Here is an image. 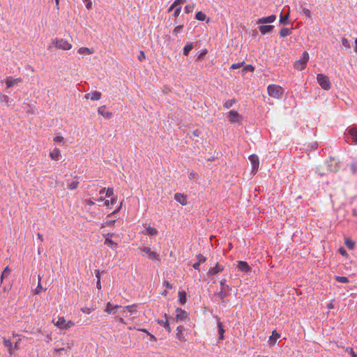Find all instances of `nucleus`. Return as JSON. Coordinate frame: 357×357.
Listing matches in <instances>:
<instances>
[{
  "instance_id": "17",
  "label": "nucleus",
  "mask_w": 357,
  "mask_h": 357,
  "mask_svg": "<svg viewBox=\"0 0 357 357\" xmlns=\"http://www.w3.org/2000/svg\"><path fill=\"white\" fill-rule=\"evenodd\" d=\"M176 319L177 320H185L188 317L187 312L181 308H176Z\"/></svg>"
},
{
  "instance_id": "49",
  "label": "nucleus",
  "mask_w": 357,
  "mask_h": 357,
  "mask_svg": "<svg viewBox=\"0 0 357 357\" xmlns=\"http://www.w3.org/2000/svg\"><path fill=\"white\" fill-rule=\"evenodd\" d=\"M188 177L190 179H196L198 178V174L194 171H190L188 173Z\"/></svg>"
},
{
  "instance_id": "28",
  "label": "nucleus",
  "mask_w": 357,
  "mask_h": 357,
  "mask_svg": "<svg viewBox=\"0 0 357 357\" xmlns=\"http://www.w3.org/2000/svg\"><path fill=\"white\" fill-rule=\"evenodd\" d=\"M177 333H176V337L181 340L184 339L183 333L185 331V327L183 326H178L176 328Z\"/></svg>"
},
{
  "instance_id": "7",
  "label": "nucleus",
  "mask_w": 357,
  "mask_h": 357,
  "mask_svg": "<svg viewBox=\"0 0 357 357\" xmlns=\"http://www.w3.org/2000/svg\"><path fill=\"white\" fill-rule=\"evenodd\" d=\"M344 135H349L350 137H351V143L357 144V128H356L354 126H349L347 128ZM346 141L348 143H350V142H349L347 139H346Z\"/></svg>"
},
{
  "instance_id": "60",
  "label": "nucleus",
  "mask_w": 357,
  "mask_h": 357,
  "mask_svg": "<svg viewBox=\"0 0 357 357\" xmlns=\"http://www.w3.org/2000/svg\"><path fill=\"white\" fill-rule=\"evenodd\" d=\"M40 278H39V282H38V286L36 288V294H39L41 291V290L43 289V287L40 282Z\"/></svg>"
},
{
  "instance_id": "53",
  "label": "nucleus",
  "mask_w": 357,
  "mask_h": 357,
  "mask_svg": "<svg viewBox=\"0 0 357 357\" xmlns=\"http://www.w3.org/2000/svg\"><path fill=\"white\" fill-rule=\"evenodd\" d=\"M53 140L56 143H64V138L61 136L54 137Z\"/></svg>"
},
{
  "instance_id": "56",
  "label": "nucleus",
  "mask_w": 357,
  "mask_h": 357,
  "mask_svg": "<svg viewBox=\"0 0 357 357\" xmlns=\"http://www.w3.org/2000/svg\"><path fill=\"white\" fill-rule=\"evenodd\" d=\"M335 165H337V163L335 162ZM337 169L336 165H335L334 167L332 165H328V170L330 171V172H336Z\"/></svg>"
},
{
  "instance_id": "45",
  "label": "nucleus",
  "mask_w": 357,
  "mask_h": 357,
  "mask_svg": "<svg viewBox=\"0 0 357 357\" xmlns=\"http://www.w3.org/2000/svg\"><path fill=\"white\" fill-rule=\"evenodd\" d=\"M181 6L178 5L176 8L174 9V13H173V15L175 17H177L178 16H179L180 13H181Z\"/></svg>"
},
{
  "instance_id": "26",
  "label": "nucleus",
  "mask_w": 357,
  "mask_h": 357,
  "mask_svg": "<svg viewBox=\"0 0 357 357\" xmlns=\"http://www.w3.org/2000/svg\"><path fill=\"white\" fill-rule=\"evenodd\" d=\"M78 185H79V181H78L77 178H75V179L73 181H72L70 183H68L67 188L69 190H75L78 187Z\"/></svg>"
},
{
  "instance_id": "1",
  "label": "nucleus",
  "mask_w": 357,
  "mask_h": 357,
  "mask_svg": "<svg viewBox=\"0 0 357 357\" xmlns=\"http://www.w3.org/2000/svg\"><path fill=\"white\" fill-rule=\"evenodd\" d=\"M227 280L225 278L222 279L220 281V284L221 286L220 291L215 293L218 298L221 301H224L225 298L227 297L230 294V291H231V287L226 284Z\"/></svg>"
},
{
  "instance_id": "14",
  "label": "nucleus",
  "mask_w": 357,
  "mask_h": 357,
  "mask_svg": "<svg viewBox=\"0 0 357 357\" xmlns=\"http://www.w3.org/2000/svg\"><path fill=\"white\" fill-rule=\"evenodd\" d=\"M98 113L107 119H109L112 116V113L107 110L106 106L105 105L100 106L98 109Z\"/></svg>"
},
{
  "instance_id": "40",
  "label": "nucleus",
  "mask_w": 357,
  "mask_h": 357,
  "mask_svg": "<svg viewBox=\"0 0 357 357\" xmlns=\"http://www.w3.org/2000/svg\"><path fill=\"white\" fill-rule=\"evenodd\" d=\"M10 269H9V267L8 266H6L4 270L2 272V274H1V282L3 281V280L5 278H8L9 274H10Z\"/></svg>"
},
{
  "instance_id": "2",
  "label": "nucleus",
  "mask_w": 357,
  "mask_h": 357,
  "mask_svg": "<svg viewBox=\"0 0 357 357\" xmlns=\"http://www.w3.org/2000/svg\"><path fill=\"white\" fill-rule=\"evenodd\" d=\"M268 94L274 98H280L283 94V89L277 84H270L267 87Z\"/></svg>"
},
{
  "instance_id": "54",
  "label": "nucleus",
  "mask_w": 357,
  "mask_h": 357,
  "mask_svg": "<svg viewBox=\"0 0 357 357\" xmlns=\"http://www.w3.org/2000/svg\"><path fill=\"white\" fill-rule=\"evenodd\" d=\"M243 64H244V62L233 63L231 66V68H232V69H238V68H240L241 67H242L243 66Z\"/></svg>"
},
{
  "instance_id": "33",
  "label": "nucleus",
  "mask_w": 357,
  "mask_h": 357,
  "mask_svg": "<svg viewBox=\"0 0 357 357\" xmlns=\"http://www.w3.org/2000/svg\"><path fill=\"white\" fill-rule=\"evenodd\" d=\"M193 48V43H189L183 47V54L187 56Z\"/></svg>"
},
{
  "instance_id": "18",
  "label": "nucleus",
  "mask_w": 357,
  "mask_h": 357,
  "mask_svg": "<svg viewBox=\"0 0 357 357\" xmlns=\"http://www.w3.org/2000/svg\"><path fill=\"white\" fill-rule=\"evenodd\" d=\"M280 335L276 331H273L272 332V335L269 337L268 339V344L270 346H273L275 344L277 340L280 338Z\"/></svg>"
},
{
  "instance_id": "47",
  "label": "nucleus",
  "mask_w": 357,
  "mask_h": 357,
  "mask_svg": "<svg viewBox=\"0 0 357 357\" xmlns=\"http://www.w3.org/2000/svg\"><path fill=\"white\" fill-rule=\"evenodd\" d=\"M341 42H342V45L344 47H346L347 49L350 48V43H349V40L347 38H342V40H341Z\"/></svg>"
},
{
  "instance_id": "35",
  "label": "nucleus",
  "mask_w": 357,
  "mask_h": 357,
  "mask_svg": "<svg viewBox=\"0 0 357 357\" xmlns=\"http://www.w3.org/2000/svg\"><path fill=\"white\" fill-rule=\"evenodd\" d=\"M178 298L181 304L184 305L186 303V294L185 291L178 292Z\"/></svg>"
},
{
  "instance_id": "41",
  "label": "nucleus",
  "mask_w": 357,
  "mask_h": 357,
  "mask_svg": "<svg viewBox=\"0 0 357 357\" xmlns=\"http://www.w3.org/2000/svg\"><path fill=\"white\" fill-rule=\"evenodd\" d=\"M0 102H6V103L8 104V103L11 102V100L7 95L1 94L0 95Z\"/></svg>"
},
{
  "instance_id": "3",
  "label": "nucleus",
  "mask_w": 357,
  "mask_h": 357,
  "mask_svg": "<svg viewBox=\"0 0 357 357\" xmlns=\"http://www.w3.org/2000/svg\"><path fill=\"white\" fill-rule=\"evenodd\" d=\"M308 60L309 54L305 51L303 52L301 59L295 62L294 66L296 70H302L305 68Z\"/></svg>"
},
{
  "instance_id": "63",
  "label": "nucleus",
  "mask_w": 357,
  "mask_h": 357,
  "mask_svg": "<svg viewBox=\"0 0 357 357\" xmlns=\"http://www.w3.org/2000/svg\"><path fill=\"white\" fill-rule=\"evenodd\" d=\"M83 2L86 3V7L87 9H90L92 6V3L91 0H82Z\"/></svg>"
},
{
  "instance_id": "31",
  "label": "nucleus",
  "mask_w": 357,
  "mask_h": 357,
  "mask_svg": "<svg viewBox=\"0 0 357 357\" xmlns=\"http://www.w3.org/2000/svg\"><path fill=\"white\" fill-rule=\"evenodd\" d=\"M101 93L98 91H93L91 92V100H98L101 98Z\"/></svg>"
},
{
  "instance_id": "48",
  "label": "nucleus",
  "mask_w": 357,
  "mask_h": 357,
  "mask_svg": "<svg viewBox=\"0 0 357 357\" xmlns=\"http://www.w3.org/2000/svg\"><path fill=\"white\" fill-rule=\"evenodd\" d=\"M183 28V25L176 26L173 30V33L175 35L178 34V33H180L182 31Z\"/></svg>"
},
{
  "instance_id": "44",
  "label": "nucleus",
  "mask_w": 357,
  "mask_h": 357,
  "mask_svg": "<svg viewBox=\"0 0 357 357\" xmlns=\"http://www.w3.org/2000/svg\"><path fill=\"white\" fill-rule=\"evenodd\" d=\"M116 201V198H114V197H112V199L110 200H105V202H104V205L105 206H109L110 204H114Z\"/></svg>"
},
{
  "instance_id": "37",
  "label": "nucleus",
  "mask_w": 357,
  "mask_h": 357,
  "mask_svg": "<svg viewBox=\"0 0 357 357\" xmlns=\"http://www.w3.org/2000/svg\"><path fill=\"white\" fill-rule=\"evenodd\" d=\"M146 230L147 234L151 236L156 235L158 233V230L155 227H151L150 226H149Z\"/></svg>"
},
{
  "instance_id": "11",
  "label": "nucleus",
  "mask_w": 357,
  "mask_h": 357,
  "mask_svg": "<svg viewBox=\"0 0 357 357\" xmlns=\"http://www.w3.org/2000/svg\"><path fill=\"white\" fill-rule=\"evenodd\" d=\"M142 251L148 255V258L151 260H159V255L153 251H151L150 248L144 247Z\"/></svg>"
},
{
  "instance_id": "20",
  "label": "nucleus",
  "mask_w": 357,
  "mask_h": 357,
  "mask_svg": "<svg viewBox=\"0 0 357 357\" xmlns=\"http://www.w3.org/2000/svg\"><path fill=\"white\" fill-rule=\"evenodd\" d=\"M136 307H137L136 304L124 306V307H122V311L123 312H129V315L131 316L134 313L137 312Z\"/></svg>"
},
{
  "instance_id": "8",
  "label": "nucleus",
  "mask_w": 357,
  "mask_h": 357,
  "mask_svg": "<svg viewBox=\"0 0 357 357\" xmlns=\"http://www.w3.org/2000/svg\"><path fill=\"white\" fill-rule=\"evenodd\" d=\"M238 269L245 273L249 274L251 273L252 268L246 261H237Z\"/></svg>"
},
{
  "instance_id": "32",
  "label": "nucleus",
  "mask_w": 357,
  "mask_h": 357,
  "mask_svg": "<svg viewBox=\"0 0 357 357\" xmlns=\"http://www.w3.org/2000/svg\"><path fill=\"white\" fill-rule=\"evenodd\" d=\"M291 33V30L289 28H282L280 31V36L282 38L289 36Z\"/></svg>"
},
{
  "instance_id": "62",
  "label": "nucleus",
  "mask_w": 357,
  "mask_h": 357,
  "mask_svg": "<svg viewBox=\"0 0 357 357\" xmlns=\"http://www.w3.org/2000/svg\"><path fill=\"white\" fill-rule=\"evenodd\" d=\"M208 51L207 50L204 49L202 51V52L198 55L197 58L198 59H202L203 56H204L207 54Z\"/></svg>"
},
{
  "instance_id": "55",
  "label": "nucleus",
  "mask_w": 357,
  "mask_h": 357,
  "mask_svg": "<svg viewBox=\"0 0 357 357\" xmlns=\"http://www.w3.org/2000/svg\"><path fill=\"white\" fill-rule=\"evenodd\" d=\"M95 204V202L91 199H87L85 200V205L88 206H92Z\"/></svg>"
},
{
  "instance_id": "36",
  "label": "nucleus",
  "mask_w": 357,
  "mask_h": 357,
  "mask_svg": "<svg viewBox=\"0 0 357 357\" xmlns=\"http://www.w3.org/2000/svg\"><path fill=\"white\" fill-rule=\"evenodd\" d=\"M236 100H235L234 98H233V99H230V100H227L224 103V107H225V109H229V108H231V107L233 106V105H234V103H236Z\"/></svg>"
},
{
  "instance_id": "25",
  "label": "nucleus",
  "mask_w": 357,
  "mask_h": 357,
  "mask_svg": "<svg viewBox=\"0 0 357 357\" xmlns=\"http://www.w3.org/2000/svg\"><path fill=\"white\" fill-rule=\"evenodd\" d=\"M289 12H288L286 15H282L281 13L280 15V22L284 25H287L289 24Z\"/></svg>"
},
{
  "instance_id": "10",
  "label": "nucleus",
  "mask_w": 357,
  "mask_h": 357,
  "mask_svg": "<svg viewBox=\"0 0 357 357\" xmlns=\"http://www.w3.org/2000/svg\"><path fill=\"white\" fill-rule=\"evenodd\" d=\"M21 82H22V79L20 77L13 78L12 76H8L5 79L6 89H9V88L13 86L15 84H17Z\"/></svg>"
},
{
  "instance_id": "21",
  "label": "nucleus",
  "mask_w": 357,
  "mask_h": 357,
  "mask_svg": "<svg viewBox=\"0 0 357 357\" xmlns=\"http://www.w3.org/2000/svg\"><path fill=\"white\" fill-rule=\"evenodd\" d=\"M274 29L273 25H268V24H262L259 27V30L262 35H265L266 33L271 31Z\"/></svg>"
},
{
  "instance_id": "16",
  "label": "nucleus",
  "mask_w": 357,
  "mask_h": 357,
  "mask_svg": "<svg viewBox=\"0 0 357 357\" xmlns=\"http://www.w3.org/2000/svg\"><path fill=\"white\" fill-rule=\"evenodd\" d=\"M224 270V266L222 265H220V264L217 263L215 266L213 268H211L208 271V275H214L217 273H219L222 272Z\"/></svg>"
},
{
  "instance_id": "22",
  "label": "nucleus",
  "mask_w": 357,
  "mask_h": 357,
  "mask_svg": "<svg viewBox=\"0 0 357 357\" xmlns=\"http://www.w3.org/2000/svg\"><path fill=\"white\" fill-rule=\"evenodd\" d=\"M174 199L183 206L187 204L186 197L181 193H176Z\"/></svg>"
},
{
  "instance_id": "29",
  "label": "nucleus",
  "mask_w": 357,
  "mask_h": 357,
  "mask_svg": "<svg viewBox=\"0 0 357 357\" xmlns=\"http://www.w3.org/2000/svg\"><path fill=\"white\" fill-rule=\"evenodd\" d=\"M77 52L80 54H92L93 53V51L91 49H89L88 47H80L78 49Z\"/></svg>"
},
{
  "instance_id": "5",
  "label": "nucleus",
  "mask_w": 357,
  "mask_h": 357,
  "mask_svg": "<svg viewBox=\"0 0 357 357\" xmlns=\"http://www.w3.org/2000/svg\"><path fill=\"white\" fill-rule=\"evenodd\" d=\"M52 43L56 49L69 50L72 48V45L65 39H54L52 40Z\"/></svg>"
},
{
  "instance_id": "19",
  "label": "nucleus",
  "mask_w": 357,
  "mask_h": 357,
  "mask_svg": "<svg viewBox=\"0 0 357 357\" xmlns=\"http://www.w3.org/2000/svg\"><path fill=\"white\" fill-rule=\"evenodd\" d=\"M50 157L53 160H59L61 158L60 150L58 148H54L52 151L50 153Z\"/></svg>"
},
{
  "instance_id": "61",
  "label": "nucleus",
  "mask_w": 357,
  "mask_h": 357,
  "mask_svg": "<svg viewBox=\"0 0 357 357\" xmlns=\"http://www.w3.org/2000/svg\"><path fill=\"white\" fill-rule=\"evenodd\" d=\"M145 58H146V56H145L144 52L143 51H140L139 54L138 56V59L139 61H142L143 59H145Z\"/></svg>"
},
{
  "instance_id": "30",
  "label": "nucleus",
  "mask_w": 357,
  "mask_h": 357,
  "mask_svg": "<svg viewBox=\"0 0 357 357\" xmlns=\"http://www.w3.org/2000/svg\"><path fill=\"white\" fill-rule=\"evenodd\" d=\"M344 243L349 250H354L355 247V242L349 238L344 239Z\"/></svg>"
},
{
  "instance_id": "27",
  "label": "nucleus",
  "mask_w": 357,
  "mask_h": 357,
  "mask_svg": "<svg viewBox=\"0 0 357 357\" xmlns=\"http://www.w3.org/2000/svg\"><path fill=\"white\" fill-rule=\"evenodd\" d=\"M218 333L219 334V339L223 340L225 330L223 328V324L220 321H218Z\"/></svg>"
},
{
  "instance_id": "4",
  "label": "nucleus",
  "mask_w": 357,
  "mask_h": 357,
  "mask_svg": "<svg viewBox=\"0 0 357 357\" xmlns=\"http://www.w3.org/2000/svg\"><path fill=\"white\" fill-rule=\"evenodd\" d=\"M317 82L320 86L324 90H329L331 89V82L329 78L324 74H318L317 76Z\"/></svg>"
},
{
  "instance_id": "9",
  "label": "nucleus",
  "mask_w": 357,
  "mask_h": 357,
  "mask_svg": "<svg viewBox=\"0 0 357 357\" xmlns=\"http://www.w3.org/2000/svg\"><path fill=\"white\" fill-rule=\"evenodd\" d=\"M276 16L275 15H271L268 17H263L261 18H259L257 21V24H271L275 21Z\"/></svg>"
},
{
  "instance_id": "38",
  "label": "nucleus",
  "mask_w": 357,
  "mask_h": 357,
  "mask_svg": "<svg viewBox=\"0 0 357 357\" xmlns=\"http://www.w3.org/2000/svg\"><path fill=\"white\" fill-rule=\"evenodd\" d=\"M206 15L202 11H199L195 15V19L199 21H204L206 19Z\"/></svg>"
},
{
  "instance_id": "39",
  "label": "nucleus",
  "mask_w": 357,
  "mask_h": 357,
  "mask_svg": "<svg viewBox=\"0 0 357 357\" xmlns=\"http://www.w3.org/2000/svg\"><path fill=\"white\" fill-rule=\"evenodd\" d=\"M335 280L341 283H347L349 282V279L345 276H335Z\"/></svg>"
},
{
  "instance_id": "52",
  "label": "nucleus",
  "mask_w": 357,
  "mask_h": 357,
  "mask_svg": "<svg viewBox=\"0 0 357 357\" xmlns=\"http://www.w3.org/2000/svg\"><path fill=\"white\" fill-rule=\"evenodd\" d=\"M254 70H255V68L252 65L248 64L243 68V72H247V71L252 72V71H254Z\"/></svg>"
},
{
  "instance_id": "13",
  "label": "nucleus",
  "mask_w": 357,
  "mask_h": 357,
  "mask_svg": "<svg viewBox=\"0 0 357 357\" xmlns=\"http://www.w3.org/2000/svg\"><path fill=\"white\" fill-rule=\"evenodd\" d=\"M103 236L105 238V242H104L105 245H107L112 248H114V246H117V243L112 240L113 234L107 233L106 234H103Z\"/></svg>"
},
{
  "instance_id": "6",
  "label": "nucleus",
  "mask_w": 357,
  "mask_h": 357,
  "mask_svg": "<svg viewBox=\"0 0 357 357\" xmlns=\"http://www.w3.org/2000/svg\"><path fill=\"white\" fill-rule=\"evenodd\" d=\"M227 119L231 123L241 124L243 120L242 116L235 110H230L229 112Z\"/></svg>"
},
{
  "instance_id": "64",
  "label": "nucleus",
  "mask_w": 357,
  "mask_h": 357,
  "mask_svg": "<svg viewBox=\"0 0 357 357\" xmlns=\"http://www.w3.org/2000/svg\"><path fill=\"white\" fill-rule=\"evenodd\" d=\"M303 14H304L306 17H310L311 13H310V10H309V9H307V8H304V9L303 10Z\"/></svg>"
},
{
  "instance_id": "12",
  "label": "nucleus",
  "mask_w": 357,
  "mask_h": 357,
  "mask_svg": "<svg viewBox=\"0 0 357 357\" xmlns=\"http://www.w3.org/2000/svg\"><path fill=\"white\" fill-rule=\"evenodd\" d=\"M119 308H122V307L118 305H114L110 302H108L106 305L104 312L109 314H115L116 312V310Z\"/></svg>"
},
{
  "instance_id": "58",
  "label": "nucleus",
  "mask_w": 357,
  "mask_h": 357,
  "mask_svg": "<svg viewBox=\"0 0 357 357\" xmlns=\"http://www.w3.org/2000/svg\"><path fill=\"white\" fill-rule=\"evenodd\" d=\"M162 285L164 287H167V289H172V285L167 280H165L162 282Z\"/></svg>"
},
{
  "instance_id": "34",
  "label": "nucleus",
  "mask_w": 357,
  "mask_h": 357,
  "mask_svg": "<svg viewBox=\"0 0 357 357\" xmlns=\"http://www.w3.org/2000/svg\"><path fill=\"white\" fill-rule=\"evenodd\" d=\"M185 1L186 0H174V3L169 6L168 11H172L173 9H175L178 5L185 3Z\"/></svg>"
},
{
  "instance_id": "23",
  "label": "nucleus",
  "mask_w": 357,
  "mask_h": 357,
  "mask_svg": "<svg viewBox=\"0 0 357 357\" xmlns=\"http://www.w3.org/2000/svg\"><path fill=\"white\" fill-rule=\"evenodd\" d=\"M165 321L158 320V324H160V326H162L167 331L170 333L171 327H170L169 321H168L167 314H165Z\"/></svg>"
},
{
  "instance_id": "57",
  "label": "nucleus",
  "mask_w": 357,
  "mask_h": 357,
  "mask_svg": "<svg viewBox=\"0 0 357 357\" xmlns=\"http://www.w3.org/2000/svg\"><path fill=\"white\" fill-rule=\"evenodd\" d=\"M116 222V220H109V221H107L104 223V226H107V227H110V226H113L114 225V223Z\"/></svg>"
},
{
  "instance_id": "46",
  "label": "nucleus",
  "mask_w": 357,
  "mask_h": 357,
  "mask_svg": "<svg viewBox=\"0 0 357 357\" xmlns=\"http://www.w3.org/2000/svg\"><path fill=\"white\" fill-rule=\"evenodd\" d=\"M197 258L198 259V262L200 264L204 263L206 261V257L202 255V254L197 255Z\"/></svg>"
},
{
  "instance_id": "43",
  "label": "nucleus",
  "mask_w": 357,
  "mask_h": 357,
  "mask_svg": "<svg viewBox=\"0 0 357 357\" xmlns=\"http://www.w3.org/2000/svg\"><path fill=\"white\" fill-rule=\"evenodd\" d=\"M93 310H94L93 308H91V307H84L81 308V311L83 313H85L87 314H91Z\"/></svg>"
},
{
  "instance_id": "15",
  "label": "nucleus",
  "mask_w": 357,
  "mask_h": 357,
  "mask_svg": "<svg viewBox=\"0 0 357 357\" xmlns=\"http://www.w3.org/2000/svg\"><path fill=\"white\" fill-rule=\"evenodd\" d=\"M249 160L252 164V171H255L259 168V158L255 154H252L249 156Z\"/></svg>"
},
{
  "instance_id": "59",
  "label": "nucleus",
  "mask_w": 357,
  "mask_h": 357,
  "mask_svg": "<svg viewBox=\"0 0 357 357\" xmlns=\"http://www.w3.org/2000/svg\"><path fill=\"white\" fill-rule=\"evenodd\" d=\"M338 252L342 256H347V252L344 248H340Z\"/></svg>"
},
{
  "instance_id": "50",
  "label": "nucleus",
  "mask_w": 357,
  "mask_h": 357,
  "mask_svg": "<svg viewBox=\"0 0 357 357\" xmlns=\"http://www.w3.org/2000/svg\"><path fill=\"white\" fill-rule=\"evenodd\" d=\"M3 345L7 348H10V347H13V343L11 342V341L10 340L3 338Z\"/></svg>"
},
{
  "instance_id": "24",
  "label": "nucleus",
  "mask_w": 357,
  "mask_h": 357,
  "mask_svg": "<svg viewBox=\"0 0 357 357\" xmlns=\"http://www.w3.org/2000/svg\"><path fill=\"white\" fill-rule=\"evenodd\" d=\"M66 319L63 317H59L56 322L54 324L56 327L60 329H64L66 328Z\"/></svg>"
},
{
  "instance_id": "51",
  "label": "nucleus",
  "mask_w": 357,
  "mask_h": 357,
  "mask_svg": "<svg viewBox=\"0 0 357 357\" xmlns=\"http://www.w3.org/2000/svg\"><path fill=\"white\" fill-rule=\"evenodd\" d=\"M114 195V189L112 188H108L105 192V196L107 197H110Z\"/></svg>"
},
{
  "instance_id": "42",
  "label": "nucleus",
  "mask_w": 357,
  "mask_h": 357,
  "mask_svg": "<svg viewBox=\"0 0 357 357\" xmlns=\"http://www.w3.org/2000/svg\"><path fill=\"white\" fill-rule=\"evenodd\" d=\"M195 5L194 4H188L185 6V13H192L194 10Z\"/></svg>"
}]
</instances>
